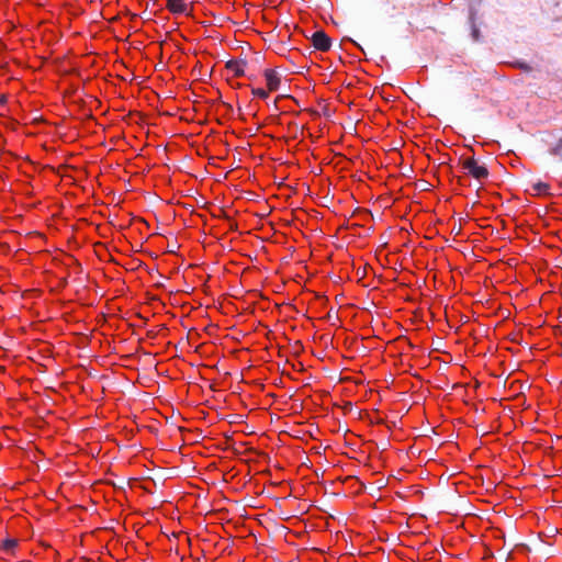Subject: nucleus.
<instances>
[{
	"label": "nucleus",
	"mask_w": 562,
	"mask_h": 562,
	"mask_svg": "<svg viewBox=\"0 0 562 562\" xmlns=\"http://www.w3.org/2000/svg\"><path fill=\"white\" fill-rule=\"evenodd\" d=\"M533 189L538 192V193H548L549 192V189H550V186L546 182H542V181H539V182H536L533 184Z\"/></svg>",
	"instance_id": "8"
},
{
	"label": "nucleus",
	"mask_w": 562,
	"mask_h": 562,
	"mask_svg": "<svg viewBox=\"0 0 562 562\" xmlns=\"http://www.w3.org/2000/svg\"><path fill=\"white\" fill-rule=\"evenodd\" d=\"M232 87H233V88H240V83H236V85H233V83H232Z\"/></svg>",
	"instance_id": "12"
},
{
	"label": "nucleus",
	"mask_w": 562,
	"mask_h": 562,
	"mask_svg": "<svg viewBox=\"0 0 562 562\" xmlns=\"http://www.w3.org/2000/svg\"><path fill=\"white\" fill-rule=\"evenodd\" d=\"M462 168L476 180H484L490 175L486 166L480 165L474 157L463 159Z\"/></svg>",
	"instance_id": "1"
},
{
	"label": "nucleus",
	"mask_w": 562,
	"mask_h": 562,
	"mask_svg": "<svg viewBox=\"0 0 562 562\" xmlns=\"http://www.w3.org/2000/svg\"><path fill=\"white\" fill-rule=\"evenodd\" d=\"M550 154L553 155V156L559 157L562 160V137L550 149Z\"/></svg>",
	"instance_id": "7"
},
{
	"label": "nucleus",
	"mask_w": 562,
	"mask_h": 562,
	"mask_svg": "<svg viewBox=\"0 0 562 562\" xmlns=\"http://www.w3.org/2000/svg\"><path fill=\"white\" fill-rule=\"evenodd\" d=\"M16 546H18V540L9 538L1 542L0 549L7 553H12L14 551V549L16 548Z\"/></svg>",
	"instance_id": "6"
},
{
	"label": "nucleus",
	"mask_w": 562,
	"mask_h": 562,
	"mask_svg": "<svg viewBox=\"0 0 562 562\" xmlns=\"http://www.w3.org/2000/svg\"><path fill=\"white\" fill-rule=\"evenodd\" d=\"M352 408V404L351 403H347L346 404V409H351Z\"/></svg>",
	"instance_id": "10"
},
{
	"label": "nucleus",
	"mask_w": 562,
	"mask_h": 562,
	"mask_svg": "<svg viewBox=\"0 0 562 562\" xmlns=\"http://www.w3.org/2000/svg\"><path fill=\"white\" fill-rule=\"evenodd\" d=\"M251 92H252V94H254L255 97H258V98H260V99H267V98H268V95H269V94H268V91H266V90H263V89H261V88H254V89L251 90Z\"/></svg>",
	"instance_id": "9"
},
{
	"label": "nucleus",
	"mask_w": 562,
	"mask_h": 562,
	"mask_svg": "<svg viewBox=\"0 0 562 562\" xmlns=\"http://www.w3.org/2000/svg\"><path fill=\"white\" fill-rule=\"evenodd\" d=\"M311 40L313 46L321 52H327L331 47V40L324 31L315 32Z\"/></svg>",
	"instance_id": "2"
},
{
	"label": "nucleus",
	"mask_w": 562,
	"mask_h": 562,
	"mask_svg": "<svg viewBox=\"0 0 562 562\" xmlns=\"http://www.w3.org/2000/svg\"><path fill=\"white\" fill-rule=\"evenodd\" d=\"M224 104L227 106V109L232 110V105L231 104H227V103H224Z\"/></svg>",
	"instance_id": "13"
},
{
	"label": "nucleus",
	"mask_w": 562,
	"mask_h": 562,
	"mask_svg": "<svg viewBox=\"0 0 562 562\" xmlns=\"http://www.w3.org/2000/svg\"><path fill=\"white\" fill-rule=\"evenodd\" d=\"M352 408V404L351 403H347L346 404V409H351Z\"/></svg>",
	"instance_id": "11"
},
{
	"label": "nucleus",
	"mask_w": 562,
	"mask_h": 562,
	"mask_svg": "<svg viewBox=\"0 0 562 562\" xmlns=\"http://www.w3.org/2000/svg\"><path fill=\"white\" fill-rule=\"evenodd\" d=\"M167 8L173 14H189L186 0H167Z\"/></svg>",
	"instance_id": "5"
},
{
	"label": "nucleus",
	"mask_w": 562,
	"mask_h": 562,
	"mask_svg": "<svg viewBox=\"0 0 562 562\" xmlns=\"http://www.w3.org/2000/svg\"><path fill=\"white\" fill-rule=\"evenodd\" d=\"M263 76L267 81L268 91H277L281 82L279 74L273 69H266Z\"/></svg>",
	"instance_id": "4"
},
{
	"label": "nucleus",
	"mask_w": 562,
	"mask_h": 562,
	"mask_svg": "<svg viewBox=\"0 0 562 562\" xmlns=\"http://www.w3.org/2000/svg\"><path fill=\"white\" fill-rule=\"evenodd\" d=\"M246 65L245 59H231L226 61L225 68L232 71L235 77H241L245 75Z\"/></svg>",
	"instance_id": "3"
}]
</instances>
